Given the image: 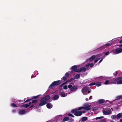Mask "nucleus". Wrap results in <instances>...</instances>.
Returning a JSON list of instances; mask_svg holds the SVG:
<instances>
[{
    "label": "nucleus",
    "mask_w": 122,
    "mask_h": 122,
    "mask_svg": "<svg viewBox=\"0 0 122 122\" xmlns=\"http://www.w3.org/2000/svg\"><path fill=\"white\" fill-rule=\"evenodd\" d=\"M88 119V118L86 117H84L81 118V120H80L79 122H84Z\"/></svg>",
    "instance_id": "9"
},
{
    "label": "nucleus",
    "mask_w": 122,
    "mask_h": 122,
    "mask_svg": "<svg viewBox=\"0 0 122 122\" xmlns=\"http://www.w3.org/2000/svg\"><path fill=\"white\" fill-rule=\"evenodd\" d=\"M63 88L64 89H67V86L66 85H65L64 86Z\"/></svg>",
    "instance_id": "42"
},
{
    "label": "nucleus",
    "mask_w": 122,
    "mask_h": 122,
    "mask_svg": "<svg viewBox=\"0 0 122 122\" xmlns=\"http://www.w3.org/2000/svg\"><path fill=\"white\" fill-rule=\"evenodd\" d=\"M119 46H120V47H122V45H119Z\"/></svg>",
    "instance_id": "63"
},
{
    "label": "nucleus",
    "mask_w": 122,
    "mask_h": 122,
    "mask_svg": "<svg viewBox=\"0 0 122 122\" xmlns=\"http://www.w3.org/2000/svg\"><path fill=\"white\" fill-rule=\"evenodd\" d=\"M77 68V66L76 65H74L71 67V72H74V71H75Z\"/></svg>",
    "instance_id": "11"
},
{
    "label": "nucleus",
    "mask_w": 122,
    "mask_h": 122,
    "mask_svg": "<svg viewBox=\"0 0 122 122\" xmlns=\"http://www.w3.org/2000/svg\"><path fill=\"white\" fill-rule=\"evenodd\" d=\"M109 53V51H107L105 54V55H107Z\"/></svg>",
    "instance_id": "44"
},
{
    "label": "nucleus",
    "mask_w": 122,
    "mask_h": 122,
    "mask_svg": "<svg viewBox=\"0 0 122 122\" xmlns=\"http://www.w3.org/2000/svg\"><path fill=\"white\" fill-rule=\"evenodd\" d=\"M69 119V117H65L63 120L62 121L65 122L68 121Z\"/></svg>",
    "instance_id": "24"
},
{
    "label": "nucleus",
    "mask_w": 122,
    "mask_h": 122,
    "mask_svg": "<svg viewBox=\"0 0 122 122\" xmlns=\"http://www.w3.org/2000/svg\"><path fill=\"white\" fill-rule=\"evenodd\" d=\"M75 79V78H71L69 80H68V81H66L67 82H69L71 81H72L74 80Z\"/></svg>",
    "instance_id": "32"
},
{
    "label": "nucleus",
    "mask_w": 122,
    "mask_h": 122,
    "mask_svg": "<svg viewBox=\"0 0 122 122\" xmlns=\"http://www.w3.org/2000/svg\"><path fill=\"white\" fill-rule=\"evenodd\" d=\"M70 74L68 72H67L66 73L65 75V76L66 77H68L69 76Z\"/></svg>",
    "instance_id": "39"
},
{
    "label": "nucleus",
    "mask_w": 122,
    "mask_h": 122,
    "mask_svg": "<svg viewBox=\"0 0 122 122\" xmlns=\"http://www.w3.org/2000/svg\"><path fill=\"white\" fill-rule=\"evenodd\" d=\"M122 99V96H118L116 97V100H117Z\"/></svg>",
    "instance_id": "30"
},
{
    "label": "nucleus",
    "mask_w": 122,
    "mask_h": 122,
    "mask_svg": "<svg viewBox=\"0 0 122 122\" xmlns=\"http://www.w3.org/2000/svg\"><path fill=\"white\" fill-rule=\"evenodd\" d=\"M111 118H113V119H115L116 118H117L116 116L115 115H112L111 116Z\"/></svg>",
    "instance_id": "35"
},
{
    "label": "nucleus",
    "mask_w": 122,
    "mask_h": 122,
    "mask_svg": "<svg viewBox=\"0 0 122 122\" xmlns=\"http://www.w3.org/2000/svg\"><path fill=\"white\" fill-rule=\"evenodd\" d=\"M93 66L94 64L92 63H91L90 64L88 63V64L86 65V67H88L90 66L91 67H93Z\"/></svg>",
    "instance_id": "22"
},
{
    "label": "nucleus",
    "mask_w": 122,
    "mask_h": 122,
    "mask_svg": "<svg viewBox=\"0 0 122 122\" xmlns=\"http://www.w3.org/2000/svg\"><path fill=\"white\" fill-rule=\"evenodd\" d=\"M67 83V82H66L64 83H63V84L60 85L59 86V87L60 88L62 87V86L64 85L65 84H66Z\"/></svg>",
    "instance_id": "34"
},
{
    "label": "nucleus",
    "mask_w": 122,
    "mask_h": 122,
    "mask_svg": "<svg viewBox=\"0 0 122 122\" xmlns=\"http://www.w3.org/2000/svg\"><path fill=\"white\" fill-rule=\"evenodd\" d=\"M11 105L12 107H17L16 105L14 103L11 104Z\"/></svg>",
    "instance_id": "33"
},
{
    "label": "nucleus",
    "mask_w": 122,
    "mask_h": 122,
    "mask_svg": "<svg viewBox=\"0 0 122 122\" xmlns=\"http://www.w3.org/2000/svg\"><path fill=\"white\" fill-rule=\"evenodd\" d=\"M62 79L64 81H66L67 80V78L65 76H64L62 78Z\"/></svg>",
    "instance_id": "38"
},
{
    "label": "nucleus",
    "mask_w": 122,
    "mask_h": 122,
    "mask_svg": "<svg viewBox=\"0 0 122 122\" xmlns=\"http://www.w3.org/2000/svg\"><path fill=\"white\" fill-rule=\"evenodd\" d=\"M110 80H106V81L105 82L104 84H105L107 85L109 84H110Z\"/></svg>",
    "instance_id": "28"
},
{
    "label": "nucleus",
    "mask_w": 122,
    "mask_h": 122,
    "mask_svg": "<svg viewBox=\"0 0 122 122\" xmlns=\"http://www.w3.org/2000/svg\"><path fill=\"white\" fill-rule=\"evenodd\" d=\"M68 87L69 88L71 89L72 87V86L71 85H69L68 86Z\"/></svg>",
    "instance_id": "46"
},
{
    "label": "nucleus",
    "mask_w": 122,
    "mask_h": 122,
    "mask_svg": "<svg viewBox=\"0 0 122 122\" xmlns=\"http://www.w3.org/2000/svg\"><path fill=\"white\" fill-rule=\"evenodd\" d=\"M86 70V68L84 67H82L79 69L80 71H81V72H82L83 71H85Z\"/></svg>",
    "instance_id": "20"
},
{
    "label": "nucleus",
    "mask_w": 122,
    "mask_h": 122,
    "mask_svg": "<svg viewBox=\"0 0 122 122\" xmlns=\"http://www.w3.org/2000/svg\"><path fill=\"white\" fill-rule=\"evenodd\" d=\"M95 84H96V83H94V82H92L89 85L90 86H93V85H95Z\"/></svg>",
    "instance_id": "43"
},
{
    "label": "nucleus",
    "mask_w": 122,
    "mask_h": 122,
    "mask_svg": "<svg viewBox=\"0 0 122 122\" xmlns=\"http://www.w3.org/2000/svg\"><path fill=\"white\" fill-rule=\"evenodd\" d=\"M32 100V99L31 98L30 99H28L25 101V102H29L30 101Z\"/></svg>",
    "instance_id": "36"
},
{
    "label": "nucleus",
    "mask_w": 122,
    "mask_h": 122,
    "mask_svg": "<svg viewBox=\"0 0 122 122\" xmlns=\"http://www.w3.org/2000/svg\"><path fill=\"white\" fill-rule=\"evenodd\" d=\"M73 121L74 120L72 119V118H70V119L69 120L68 122H73Z\"/></svg>",
    "instance_id": "37"
},
{
    "label": "nucleus",
    "mask_w": 122,
    "mask_h": 122,
    "mask_svg": "<svg viewBox=\"0 0 122 122\" xmlns=\"http://www.w3.org/2000/svg\"><path fill=\"white\" fill-rule=\"evenodd\" d=\"M120 122H122V119H121L120 120Z\"/></svg>",
    "instance_id": "60"
},
{
    "label": "nucleus",
    "mask_w": 122,
    "mask_h": 122,
    "mask_svg": "<svg viewBox=\"0 0 122 122\" xmlns=\"http://www.w3.org/2000/svg\"><path fill=\"white\" fill-rule=\"evenodd\" d=\"M122 52V49L120 48H117L113 50V53L115 54H117Z\"/></svg>",
    "instance_id": "6"
},
{
    "label": "nucleus",
    "mask_w": 122,
    "mask_h": 122,
    "mask_svg": "<svg viewBox=\"0 0 122 122\" xmlns=\"http://www.w3.org/2000/svg\"><path fill=\"white\" fill-rule=\"evenodd\" d=\"M41 96V95H39L36 96H33L31 97L32 99V100L34 99H36L38 98L39 97Z\"/></svg>",
    "instance_id": "26"
},
{
    "label": "nucleus",
    "mask_w": 122,
    "mask_h": 122,
    "mask_svg": "<svg viewBox=\"0 0 122 122\" xmlns=\"http://www.w3.org/2000/svg\"><path fill=\"white\" fill-rule=\"evenodd\" d=\"M122 115L121 113H119L116 116L117 118V119H119L122 117Z\"/></svg>",
    "instance_id": "17"
},
{
    "label": "nucleus",
    "mask_w": 122,
    "mask_h": 122,
    "mask_svg": "<svg viewBox=\"0 0 122 122\" xmlns=\"http://www.w3.org/2000/svg\"><path fill=\"white\" fill-rule=\"evenodd\" d=\"M34 104H32V105H31L29 107V108H32V107H34Z\"/></svg>",
    "instance_id": "47"
},
{
    "label": "nucleus",
    "mask_w": 122,
    "mask_h": 122,
    "mask_svg": "<svg viewBox=\"0 0 122 122\" xmlns=\"http://www.w3.org/2000/svg\"><path fill=\"white\" fill-rule=\"evenodd\" d=\"M110 80V83L113 84H116V81L119 80L118 78H112L109 79Z\"/></svg>",
    "instance_id": "5"
},
{
    "label": "nucleus",
    "mask_w": 122,
    "mask_h": 122,
    "mask_svg": "<svg viewBox=\"0 0 122 122\" xmlns=\"http://www.w3.org/2000/svg\"><path fill=\"white\" fill-rule=\"evenodd\" d=\"M62 81V80H58L54 81L50 85L49 88H51L54 86H58L61 83Z\"/></svg>",
    "instance_id": "3"
},
{
    "label": "nucleus",
    "mask_w": 122,
    "mask_h": 122,
    "mask_svg": "<svg viewBox=\"0 0 122 122\" xmlns=\"http://www.w3.org/2000/svg\"><path fill=\"white\" fill-rule=\"evenodd\" d=\"M96 107H94V108H93V110H96Z\"/></svg>",
    "instance_id": "55"
},
{
    "label": "nucleus",
    "mask_w": 122,
    "mask_h": 122,
    "mask_svg": "<svg viewBox=\"0 0 122 122\" xmlns=\"http://www.w3.org/2000/svg\"><path fill=\"white\" fill-rule=\"evenodd\" d=\"M47 107L48 108H51L52 107V105L50 103H47L46 105Z\"/></svg>",
    "instance_id": "15"
},
{
    "label": "nucleus",
    "mask_w": 122,
    "mask_h": 122,
    "mask_svg": "<svg viewBox=\"0 0 122 122\" xmlns=\"http://www.w3.org/2000/svg\"><path fill=\"white\" fill-rule=\"evenodd\" d=\"M47 102L45 101L43 98H42L40 101L39 104V106H42L46 105L47 103Z\"/></svg>",
    "instance_id": "7"
},
{
    "label": "nucleus",
    "mask_w": 122,
    "mask_h": 122,
    "mask_svg": "<svg viewBox=\"0 0 122 122\" xmlns=\"http://www.w3.org/2000/svg\"><path fill=\"white\" fill-rule=\"evenodd\" d=\"M85 100L86 101H88V98H86Z\"/></svg>",
    "instance_id": "58"
},
{
    "label": "nucleus",
    "mask_w": 122,
    "mask_h": 122,
    "mask_svg": "<svg viewBox=\"0 0 122 122\" xmlns=\"http://www.w3.org/2000/svg\"><path fill=\"white\" fill-rule=\"evenodd\" d=\"M105 100L103 99H101L99 100L98 101V103L101 104V103H103L104 102Z\"/></svg>",
    "instance_id": "19"
},
{
    "label": "nucleus",
    "mask_w": 122,
    "mask_h": 122,
    "mask_svg": "<svg viewBox=\"0 0 122 122\" xmlns=\"http://www.w3.org/2000/svg\"><path fill=\"white\" fill-rule=\"evenodd\" d=\"M50 96L48 95L46 96L45 97H42V98L46 102L50 98Z\"/></svg>",
    "instance_id": "12"
},
{
    "label": "nucleus",
    "mask_w": 122,
    "mask_h": 122,
    "mask_svg": "<svg viewBox=\"0 0 122 122\" xmlns=\"http://www.w3.org/2000/svg\"><path fill=\"white\" fill-rule=\"evenodd\" d=\"M96 57V55L92 56L89 59V60H90V61H92Z\"/></svg>",
    "instance_id": "14"
},
{
    "label": "nucleus",
    "mask_w": 122,
    "mask_h": 122,
    "mask_svg": "<svg viewBox=\"0 0 122 122\" xmlns=\"http://www.w3.org/2000/svg\"><path fill=\"white\" fill-rule=\"evenodd\" d=\"M83 108L80 107L77 108H76L72 110L71 112L74 113V114L76 116L78 117L81 116L82 115L81 111H78L82 109Z\"/></svg>",
    "instance_id": "1"
},
{
    "label": "nucleus",
    "mask_w": 122,
    "mask_h": 122,
    "mask_svg": "<svg viewBox=\"0 0 122 122\" xmlns=\"http://www.w3.org/2000/svg\"><path fill=\"white\" fill-rule=\"evenodd\" d=\"M95 119H96V120H97V119H98V117H96V118H95Z\"/></svg>",
    "instance_id": "62"
},
{
    "label": "nucleus",
    "mask_w": 122,
    "mask_h": 122,
    "mask_svg": "<svg viewBox=\"0 0 122 122\" xmlns=\"http://www.w3.org/2000/svg\"><path fill=\"white\" fill-rule=\"evenodd\" d=\"M81 112L82 113V114L83 113H85L86 112V111L85 110H84V111H81Z\"/></svg>",
    "instance_id": "50"
},
{
    "label": "nucleus",
    "mask_w": 122,
    "mask_h": 122,
    "mask_svg": "<svg viewBox=\"0 0 122 122\" xmlns=\"http://www.w3.org/2000/svg\"><path fill=\"white\" fill-rule=\"evenodd\" d=\"M61 97H65L66 96V94L64 92H61Z\"/></svg>",
    "instance_id": "29"
},
{
    "label": "nucleus",
    "mask_w": 122,
    "mask_h": 122,
    "mask_svg": "<svg viewBox=\"0 0 122 122\" xmlns=\"http://www.w3.org/2000/svg\"><path fill=\"white\" fill-rule=\"evenodd\" d=\"M81 92L84 95H87L91 92L90 88L87 86H85L83 87L81 89Z\"/></svg>",
    "instance_id": "2"
},
{
    "label": "nucleus",
    "mask_w": 122,
    "mask_h": 122,
    "mask_svg": "<svg viewBox=\"0 0 122 122\" xmlns=\"http://www.w3.org/2000/svg\"><path fill=\"white\" fill-rule=\"evenodd\" d=\"M37 100H33L32 101V103L33 104H35V103H36V102H37Z\"/></svg>",
    "instance_id": "31"
},
{
    "label": "nucleus",
    "mask_w": 122,
    "mask_h": 122,
    "mask_svg": "<svg viewBox=\"0 0 122 122\" xmlns=\"http://www.w3.org/2000/svg\"><path fill=\"white\" fill-rule=\"evenodd\" d=\"M100 58H97L94 61V62L95 63H96L97 61H98L100 59Z\"/></svg>",
    "instance_id": "40"
},
{
    "label": "nucleus",
    "mask_w": 122,
    "mask_h": 122,
    "mask_svg": "<svg viewBox=\"0 0 122 122\" xmlns=\"http://www.w3.org/2000/svg\"><path fill=\"white\" fill-rule=\"evenodd\" d=\"M59 98V96L57 95H55L53 97V99L54 100H57Z\"/></svg>",
    "instance_id": "18"
},
{
    "label": "nucleus",
    "mask_w": 122,
    "mask_h": 122,
    "mask_svg": "<svg viewBox=\"0 0 122 122\" xmlns=\"http://www.w3.org/2000/svg\"><path fill=\"white\" fill-rule=\"evenodd\" d=\"M104 117L102 116V117H98V119H101L102 118H103Z\"/></svg>",
    "instance_id": "48"
},
{
    "label": "nucleus",
    "mask_w": 122,
    "mask_h": 122,
    "mask_svg": "<svg viewBox=\"0 0 122 122\" xmlns=\"http://www.w3.org/2000/svg\"><path fill=\"white\" fill-rule=\"evenodd\" d=\"M81 72V71H80L79 69H76V71H74V72Z\"/></svg>",
    "instance_id": "41"
},
{
    "label": "nucleus",
    "mask_w": 122,
    "mask_h": 122,
    "mask_svg": "<svg viewBox=\"0 0 122 122\" xmlns=\"http://www.w3.org/2000/svg\"><path fill=\"white\" fill-rule=\"evenodd\" d=\"M25 113V111L23 110H21L19 111V113L20 114H23Z\"/></svg>",
    "instance_id": "16"
},
{
    "label": "nucleus",
    "mask_w": 122,
    "mask_h": 122,
    "mask_svg": "<svg viewBox=\"0 0 122 122\" xmlns=\"http://www.w3.org/2000/svg\"><path fill=\"white\" fill-rule=\"evenodd\" d=\"M96 56H101V55L100 54H98V55H96Z\"/></svg>",
    "instance_id": "56"
},
{
    "label": "nucleus",
    "mask_w": 122,
    "mask_h": 122,
    "mask_svg": "<svg viewBox=\"0 0 122 122\" xmlns=\"http://www.w3.org/2000/svg\"><path fill=\"white\" fill-rule=\"evenodd\" d=\"M102 60H103V58H102L99 61V63H100L101 62H102Z\"/></svg>",
    "instance_id": "49"
},
{
    "label": "nucleus",
    "mask_w": 122,
    "mask_h": 122,
    "mask_svg": "<svg viewBox=\"0 0 122 122\" xmlns=\"http://www.w3.org/2000/svg\"><path fill=\"white\" fill-rule=\"evenodd\" d=\"M102 112L103 114L105 115H109L112 113V111L110 109L107 111L105 110H103Z\"/></svg>",
    "instance_id": "8"
},
{
    "label": "nucleus",
    "mask_w": 122,
    "mask_h": 122,
    "mask_svg": "<svg viewBox=\"0 0 122 122\" xmlns=\"http://www.w3.org/2000/svg\"><path fill=\"white\" fill-rule=\"evenodd\" d=\"M77 89V87L76 86H74L72 87L70 89V91H73L76 90Z\"/></svg>",
    "instance_id": "13"
},
{
    "label": "nucleus",
    "mask_w": 122,
    "mask_h": 122,
    "mask_svg": "<svg viewBox=\"0 0 122 122\" xmlns=\"http://www.w3.org/2000/svg\"><path fill=\"white\" fill-rule=\"evenodd\" d=\"M92 96H90L89 98V99L90 100L92 99Z\"/></svg>",
    "instance_id": "52"
},
{
    "label": "nucleus",
    "mask_w": 122,
    "mask_h": 122,
    "mask_svg": "<svg viewBox=\"0 0 122 122\" xmlns=\"http://www.w3.org/2000/svg\"><path fill=\"white\" fill-rule=\"evenodd\" d=\"M16 111V110L14 109L12 110V112H15Z\"/></svg>",
    "instance_id": "57"
},
{
    "label": "nucleus",
    "mask_w": 122,
    "mask_h": 122,
    "mask_svg": "<svg viewBox=\"0 0 122 122\" xmlns=\"http://www.w3.org/2000/svg\"><path fill=\"white\" fill-rule=\"evenodd\" d=\"M122 43V39L120 41H119V43Z\"/></svg>",
    "instance_id": "54"
},
{
    "label": "nucleus",
    "mask_w": 122,
    "mask_h": 122,
    "mask_svg": "<svg viewBox=\"0 0 122 122\" xmlns=\"http://www.w3.org/2000/svg\"><path fill=\"white\" fill-rule=\"evenodd\" d=\"M68 115L70 116L73 117H74V116L72 114H70V113L68 114Z\"/></svg>",
    "instance_id": "45"
},
{
    "label": "nucleus",
    "mask_w": 122,
    "mask_h": 122,
    "mask_svg": "<svg viewBox=\"0 0 122 122\" xmlns=\"http://www.w3.org/2000/svg\"><path fill=\"white\" fill-rule=\"evenodd\" d=\"M91 106L89 105L88 106L85 107H81L83 108L82 109H85L86 110L88 111L90 110L91 108H90Z\"/></svg>",
    "instance_id": "10"
},
{
    "label": "nucleus",
    "mask_w": 122,
    "mask_h": 122,
    "mask_svg": "<svg viewBox=\"0 0 122 122\" xmlns=\"http://www.w3.org/2000/svg\"><path fill=\"white\" fill-rule=\"evenodd\" d=\"M113 121H110V122H113Z\"/></svg>",
    "instance_id": "64"
},
{
    "label": "nucleus",
    "mask_w": 122,
    "mask_h": 122,
    "mask_svg": "<svg viewBox=\"0 0 122 122\" xmlns=\"http://www.w3.org/2000/svg\"><path fill=\"white\" fill-rule=\"evenodd\" d=\"M118 79H119V80L122 79V76L118 77Z\"/></svg>",
    "instance_id": "51"
},
{
    "label": "nucleus",
    "mask_w": 122,
    "mask_h": 122,
    "mask_svg": "<svg viewBox=\"0 0 122 122\" xmlns=\"http://www.w3.org/2000/svg\"><path fill=\"white\" fill-rule=\"evenodd\" d=\"M21 106L22 107H24L26 108H27L29 107V105H28V104H25L21 105Z\"/></svg>",
    "instance_id": "21"
},
{
    "label": "nucleus",
    "mask_w": 122,
    "mask_h": 122,
    "mask_svg": "<svg viewBox=\"0 0 122 122\" xmlns=\"http://www.w3.org/2000/svg\"><path fill=\"white\" fill-rule=\"evenodd\" d=\"M102 79H105V78L104 77H103L102 78Z\"/></svg>",
    "instance_id": "61"
},
{
    "label": "nucleus",
    "mask_w": 122,
    "mask_h": 122,
    "mask_svg": "<svg viewBox=\"0 0 122 122\" xmlns=\"http://www.w3.org/2000/svg\"><path fill=\"white\" fill-rule=\"evenodd\" d=\"M35 77V76H33V75H32V76H31V78H33V77Z\"/></svg>",
    "instance_id": "59"
},
{
    "label": "nucleus",
    "mask_w": 122,
    "mask_h": 122,
    "mask_svg": "<svg viewBox=\"0 0 122 122\" xmlns=\"http://www.w3.org/2000/svg\"><path fill=\"white\" fill-rule=\"evenodd\" d=\"M80 74H77L75 76L74 78H75V79H78V78H79L80 77Z\"/></svg>",
    "instance_id": "25"
},
{
    "label": "nucleus",
    "mask_w": 122,
    "mask_h": 122,
    "mask_svg": "<svg viewBox=\"0 0 122 122\" xmlns=\"http://www.w3.org/2000/svg\"><path fill=\"white\" fill-rule=\"evenodd\" d=\"M116 84H122V80H119L116 81Z\"/></svg>",
    "instance_id": "23"
},
{
    "label": "nucleus",
    "mask_w": 122,
    "mask_h": 122,
    "mask_svg": "<svg viewBox=\"0 0 122 122\" xmlns=\"http://www.w3.org/2000/svg\"><path fill=\"white\" fill-rule=\"evenodd\" d=\"M32 103V102H29V104H28V105H29V106Z\"/></svg>",
    "instance_id": "53"
},
{
    "label": "nucleus",
    "mask_w": 122,
    "mask_h": 122,
    "mask_svg": "<svg viewBox=\"0 0 122 122\" xmlns=\"http://www.w3.org/2000/svg\"><path fill=\"white\" fill-rule=\"evenodd\" d=\"M101 82H98L96 83L95 85L97 86H101Z\"/></svg>",
    "instance_id": "27"
},
{
    "label": "nucleus",
    "mask_w": 122,
    "mask_h": 122,
    "mask_svg": "<svg viewBox=\"0 0 122 122\" xmlns=\"http://www.w3.org/2000/svg\"><path fill=\"white\" fill-rule=\"evenodd\" d=\"M112 42L111 41H108L107 43L105 44L104 45L102 46L99 48L97 49L96 50L97 51H100V50H102L105 48V46H109L111 45L112 44Z\"/></svg>",
    "instance_id": "4"
}]
</instances>
